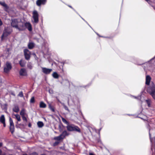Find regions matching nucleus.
Segmentation results:
<instances>
[{
    "instance_id": "obj_2",
    "label": "nucleus",
    "mask_w": 155,
    "mask_h": 155,
    "mask_svg": "<svg viewBox=\"0 0 155 155\" xmlns=\"http://www.w3.org/2000/svg\"><path fill=\"white\" fill-rule=\"evenodd\" d=\"M68 130L69 131H75L79 132H80V129L77 126L73 125H68L67 127Z\"/></svg>"
},
{
    "instance_id": "obj_21",
    "label": "nucleus",
    "mask_w": 155,
    "mask_h": 155,
    "mask_svg": "<svg viewBox=\"0 0 155 155\" xmlns=\"http://www.w3.org/2000/svg\"><path fill=\"white\" fill-rule=\"evenodd\" d=\"M52 76L55 78H58L59 75L56 72H54L52 74Z\"/></svg>"
},
{
    "instance_id": "obj_16",
    "label": "nucleus",
    "mask_w": 155,
    "mask_h": 155,
    "mask_svg": "<svg viewBox=\"0 0 155 155\" xmlns=\"http://www.w3.org/2000/svg\"><path fill=\"white\" fill-rule=\"evenodd\" d=\"M26 110L24 108H23L20 111V115H21V116H24L25 115V114Z\"/></svg>"
},
{
    "instance_id": "obj_32",
    "label": "nucleus",
    "mask_w": 155,
    "mask_h": 155,
    "mask_svg": "<svg viewBox=\"0 0 155 155\" xmlns=\"http://www.w3.org/2000/svg\"><path fill=\"white\" fill-rule=\"evenodd\" d=\"M5 35V33L4 32L3 33V35L2 36V38L4 37V36Z\"/></svg>"
},
{
    "instance_id": "obj_5",
    "label": "nucleus",
    "mask_w": 155,
    "mask_h": 155,
    "mask_svg": "<svg viewBox=\"0 0 155 155\" xmlns=\"http://www.w3.org/2000/svg\"><path fill=\"white\" fill-rule=\"evenodd\" d=\"M24 51L25 58L27 60H28L30 57V52L27 49H25Z\"/></svg>"
},
{
    "instance_id": "obj_3",
    "label": "nucleus",
    "mask_w": 155,
    "mask_h": 155,
    "mask_svg": "<svg viewBox=\"0 0 155 155\" xmlns=\"http://www.w3.org/2000/svg\"><path fill=\"white\" fill-rule=\"evenodd\" d=\"M147 92L155 100V87L152 86L149 87L147 90Z\"/></svg>"
},
{
    "instance_id": "obj_45",
    "label": "nucleus",
    "mask_w": 155,
    "mask_h": 155,
    "mask_svg": "<svg viewBox=\"0 0 155 155\" xmlns=\"http://www.w3.org/2000/svg\"><path fill=\"white\" fill-rule=\"evenodd\" d=\"M82 19H83V20H84V19L83 18H82Z\"/></svg>"
},
{
    "instance_id": "obj_43",
    "label": "nucleus",
    "mask_w": 155,
    "mask_h": 155,
    "mask_svg": "<svg viewBox=\"0 0 155 155\" xmlns=\"http://www.w3.org/2000/svg\"><path fill=\"white\" fill-rule=\"evenodd\" d=\"M82 19H83V20H84V19L83 18H82Z\"/></svg>"
},
{
    "instance_id": "obj_26",
    "label": "nucleus",
    "mask_w": 155,
    "mask_h": 155,
    "mask_svg": "<svg viewBox=\"0 0 155 155\" xmlns=\"http://www.w3.org/2000/svg\"><path fill=\"white\" fill-rule=\"evenodd\" d=\"M18 96L21 97H23V92L22 91L20 92L18 94Z\"/></svg>"
},
{
    "instance_id": "obj_17",
    "label": "nucleus",
    "mask_w": 155,
    "mask_h": 155,
    "mask_svg": "<svg viewBox=\"0 0 155 155\" xmlns=\"http://www.w3.org/2000/svg\"><path fill=\"white\" fill-rule=\"evenodd\" d=\"M5 119L4 115H2L0 117V122L2 123L5 122Z\"/></svg>"
},
{
    "instance_id": "obj_38",
    "label": "nucleus",
    "mask_w": 155,
    "mask_h": 155,
    "mask_svg": "<svg viewBox=\"0 0 155 155\" xmlns=\"http://www.w3.org/2000/svg\"><path fill=\"white\" fill-rule=\"evenodd\" d=\"M1 153H2V151L1 150H0V155H1Z\"/></svg>"
},
{
    "instance_id": "obj_46",
    "label": "nucleus",
    "mask_w": 155,
    "mask_h": 155,
    "mask_svg": "<svg viewBox=\"0 0 155 155\" xmlns=\"http://www.w3.org/2000/svg\"><path fill=\"white\" fill-rule=\"evenodd\" d=\"M82 19H83V20H84V19L83 18H82Z\"/></svg>"
},
{
    "instance_id": "obj_11",
    "label": "nucleus",
    "mask_w": 155,
    "mask_h": 155,
    "mask_svg": "<svg viewBox=\"0 0 155 155\" xmlns=\"http://www.w3.org/2000/svg\"><path fill=\"white\" fill-rule=\"evenodd\" d=\"M146 84L149 85L150 84V81L151 80V78L149 76L147 75L146 77Z\"/></svg>"
},
{
    "instance_id": "obj_9",
    "label": "nucleus",
    "mask_w": 155,
    "mask_h": 155,
    "mask_svg": "<svg viewBox=\"0 0 155 155\" xmlns=\"http://www.w3.org/2000/svg\"><path fill=\"white\" fill-rule=\"evenodd\" d=\"M25 27L27 28L29 31H31L32 30L31 25L29 23H25Z\"/></svg>"
},
{
    "instance_id": "obj_35",
    "label": "nucleus",
    "mask_w": 155,
    "mask_h": 155,
    "mask_svg": "<svg viewBox=\"0 0 155 155\" xmlns=\"http://www.w3.org/2000/svg\"><path fill=\"white\" fill-rule=\"evenodd\" d=\"M3 124V126L4 127H5V122H4V123H2Z\"/></svg>"
},
{
    "instance_id": "obj_12",
    "label": "nucleus",
    "mask_w": 155,
    "mask_h": 155,
    "mask_svg": "<svg viewBox=\"0 0 155 155\" xmlns=\"http://www.w3.org/2000/svg\"><path fill=\"white\" fill-rule=\"evenodd\" d=\"M12 110L13 111L16 113L18 112L19 110V107L17 105H15L13 108Z\"/></svg>"
},
{
    "instance_id": "obj_40",
    "label": "nucleus",
    "mask_w": 155,
    "mask_h": 155,
    "mask_svg": "<svg viewBox=\"0 0 155 155\" xmlns=\"http://www.w3.org/2000/svg\"><path fill=\"white\" fill-rule=\"evenodd\" d=\"M69 7H70L71 8H72L71 6H69Z\"/></svg>"
},
{
    "instance_id": "obj_1",
    "label": "nucleus",
    "mask_w": 155,
    "mask_h": 155,
    "mask_svg": "<svg viewBox=\"0 0 155 155\" xmlns=\"http://www.w3.org/2000/svg\"><path fill=\"white\" fill-rule=\"evenodd\" d=\"M39 14L36 10L32 12V18L33 20L32 22L34 23H37L38 22Z\"/></svg>"
},
{
    "instance_id": "obj_44",
    "label": "nucleus",
    "mask_w": 155,
    "mask_h": 155,
    "mask_svg": "<svg viewBox=\"0 0 155 155\" xmlns=\"http://www.w3.org/2000/svg\"><path fill=\"white\" fill-rule=\"evenodd\" d=\"M82 19H83V20H84V19L83 18H82Z\"/></svg>"
},
{
    "instance_id": "obj_30",
    "label": "nucleus",
    "mask_w": 155,
    "mask_h": 155,
    "mask_svg": "<svg viewBox=\"0 0 155 155\" xmlns=\"http://www.w3.org/2000/svg\"><path fill=\"white\" fill-rule=\"evenodd\" d=\"M49 107L50 109L52 111H54V110L53 108L51 105H49Z\"/></svg>"
},
{
    "instance_id": "obj_14",
    "label": "nucleus",
    "mask_w": 155,
    "mask_h": 155,
    "mask_svg": "<svg viewBox=\"0 0 155 155\" xmlns=\"http://www.w3.org/2000/svg\"><path fill=\"white\" fill-rule=\"evenodd\" d=\"M34 46V43L32 42H30L28 45V48L29 49H32Z\"/></svg>"
},
{
    "instance_id": "obj_25",
    "label": "nucleus",
    "mask_w": 155,
    "mask_h": 155,
    "mask_svg": "<svg viewBox=\"0 0 155 155\" xmlns=\"http://www.w3.org/2000/svg\"><path fill=\"white\" fill-rule=\"evenodd\" d=\"M9 121L10 126L14 125L12 120L11 117L9 118Z\"/></svg>"
},
{
    "instance_id": "obj_27",
    "label": "nucleus",
    "mask_w": 155,
    "mask_h": 155,
    "mask_svg": "<svg viewBox=\"0 0 155 155\" xmlns=\"http://www.w3.org/2000/svg\"><path fill=\"white\" fill-rule=\"evenodd\" d=\"M30 102L31 103H33L35 101V99L34 97H32L31 98L30 101Z\"/></svg>"
},
{
    "instance_id": "obj_13",
    "label": "nucleus",
    "mask_w": 155,
    "mask_h": 155,
    "mask_svg": "<svg viewBox=\"0 0 155 155\" xmlns=\"http://www.w3.org/2000/svg\"><path fill=\"white\" fill-rule=\"evenodd\" d=\"M0 4L4 7L6 11L8 9V7L4 2H0Z\"/></svg>"
},
{
    "instance_id": "obj_10",
    "label": "nucleus",
    "mask_w": 155,
    "mask_h": 155,
    "mask_svg": "<svg viewBox=\"0 0 155 155\" xmlns=\"http://www.w3.org/2000/svg\"><path fill=\"white\" fill-rule=\"evenodd\" d=\"M20 74L21 75L25 76L26 75V70L24 69H21L20 71Z\"/></svg>"
},
{
    "instance_id": "obj_7",
    "label": "nucleus",
    "mask_w": 155,
    "mask_h": 155,
    "mask_svg": "<svg viewBox=\"0 0 155 155\" xmlns=\"http://www.w3.org/2000/svg\"><path fill=\"white\" fill-rule=\"evenodd\" d=\"M46 2V0H37L36 2V5L40 6L41 5H45Z\"/></svg>"
},
{
    "instance_id": "obj_19",
    "label": "nucleus",
    "mask_w": 155,
    "mask_h": 155,
    "mask_svg": "<svg viewBox=\"0 0 155 155\" xmlns=\"http://www.w3.org/2000/svg\"><path fill=\"white\" fill-rule=\"evenodd\" d=\"M12 115L15 116L17 120L18 121H21V119L20 118V116L18 114H13Z\"/></svg>"
},
{
    "instance_id": "obj_4",
    "label": "nucleus",
    "mask_w": 155,
    "mask_h": 155,
    "mask_svg": "<svg viewBox=\"0 0 155 155\" xmlns=\"http://www.w3.org/2000/svg\"><path fill=\"white\" fill-rule=\"evenodd\" d=\"M21 22H18L16 19H14L12 20L11 23V25L13 27H15L16 28L18 29L19 30V27L21 25L19 24H21Z\"/></svg>"
},
{
    "instance_id": "obj_8",
    "label": "nucleus",
    "mask_w": 155,
    "mask_h": 155,
    "mask_svg": "<svg viewBox=\"0 0 155 155\" xmlns=\"http://www.w3.org/2000/svg\"><path fill=\"white\" fill-rule=\"evenodd\" d=\"M42 70L43 72L46 74H49L52 71L51 69H48L45 68H42Z\"/></svg>"
},
{
    "instance_id": "obj_33",
    "label": "nucleus",
    "mask_w": 155,
    "mask_h": 155,
    "mask_svg": "<svg viewBox=\"0 0 155 155\" xmlns=\"http://www.w3.org/2000/svg\"><path fill=\"white\" fill-rule=\"evenodd\" d=\"M149 136H150V140L151 142H152V140H151V134H150V133H149Z\"/></svg>"
},
{
    "instance_id": "obj_24",
    "label": "nucleus",
    "mask_w": 155,
    "mask_h": 155,
    "mask_svg": "<svg viewBox=\"0 0 155 155\" xmlns=\"http://www.w3.org/2000/svg\"><path fill=\"white\" fill-rule=\"evenodd\" d=\"M63 139L61 135L59 136L56 137L54 138V139L58 140H61Z\"/></svg>"
},
{
    "instance_id": "obj_18",
    "label": "nucleus",
    "mask_w": 155,
    "mask_h": 155,
    "mask_svg": "<svg viewBox=\"0 0 155 155\" xmlns=\"http://www.w3.org/2000/svg\"><path fill=\"white\" fill-rule=\"evenodd\" d=\"M26 63V62L24 60H21L19 62V64L21 67H24L25 66Z\"/></svg>"
},
{
    "instance_id": "obj_37",
    "label": "nucleus",
    "mask_w": 155,
    "mask_h": 155,
    "mask_svg": "<svg viewBox=\"0 0 155 155\" xmlns=\"http://www.w3.org/2000/svg\"><path fill=\"white\" fill-rule=\"evenodd\" d=\"M89 155H94V154H93V153H90V154H89Z\"/></svg>"
},
{
    "instance_id": "obj_31",
    "label": "nucleus",
    "mask_w": 155,
    "mask_h": 155,
    "mask_svg": "<svg viewBox=\"0 0 155 155\" xmlns=\"http://www.w3.org/2000/svg\"><path fill=\"white\" fill-rule=\"evenodd\" d=\"M64 109H65V110H68V111H69V110H68V107L67 106H64Z\"/></svg>"
},
{
    "instance_id": "obj_23",
    "label": "nucleus",
    "mask_w": 155,
    "mask_h": 155,
    "mask_svg": "<svg viewBox=\"0 0 155 155\" xmlns=\"http://www.w3.org/2000/svg\"><path fill=\"white\" fill-rule=\"evenodd\" d=\"M10 131H11L12 133H13L14 131V126L12 125L10 126Z\"/></svg>"
},
{
    "instance_id": "obj_34",
    "label": "nucleus",
    "mask_w": 155,
    "mask_h": 155,
    "mask_svg": "<svg viewBox=\"0 0 155 155\" xmlns=\"http://www.w3.org/2000/svg\"><path fill=\"white\" fill-rule=\"evenodd\" d=\"M2 21H1V19H0V25H2Z\"/></svg>"
},
{
    "instance_id": "obj_6",
    "label": "nucleus",
    "mask_w": 155,
    "mask_h": 155,
    "mask_svg": "<svg viewBox=\"0 0 155 155\" xmlns=\"http://www.w3.org/2000/svg\"><path fill=\"white\" fill-rule=\"evenodd\" d=\"M12 68V66L10 63L7 62L6 64V66L4 68V71L6 73H7Z\"/></svg>"
},
{
    "instance_id": "obj_36",
    "label": "nucleus",
    "mask_w": 155,
    "mask_h": 155,
    "mask_svg": "<svg viewBox=\"0 0 155 155\" xmlns=\"http://www.w3.org/2000/svg\"><path fill=\"white\" fill-rule=\"evenodd\" d=\"M2 143H0V147L2 146Z\"/></svg>"
},
{
    "instance_id": "obj_20",
    "label": "nucleus",
    "mask_w": 155,
    "mask_h": 155,
    "mask_svg": "<svg viewBox=\"0 0 155 155\" xmlns=\"http://www.w3.org/2000/svg\"><path fill=\"white\" fill-rule=\"evenodd\" d=\"M61 135L62 138H64L66 136L68 135V134H67V132L66 131H64Z\"/></svg>"
},
{
    "instance_id": "obj_29",
    "label": "nucleus",
    "mask_w": 155,
    "mask_h": 155,
    "mask_svg": "<svg viewBox=\"0 0 155 155\" xmlns=\"http://www.w3.org/2000/svg\"><path fill=\"white\" fill-rule=\"evenodd\" d=\"M21 117L23 120L25 121L26 122L27 121V119L25 117V116H22Z\"/></svg>"
},
{
    "instance_id": "obj_22",
    "label": "nucleus",
    "mask_w": 155,
    "mask_h": 155,
    "mask_svg": "<svg viewBox=\"0 0 155 155\" xmlns=\"http://www.w3.org/2000/svg\"><path fill=\"white\" fill-rule=\"evenodd\" d=\"M37 125L39 127H41L44 126V124L42 122L38 121L37 123Z\"/></svg>"
},
{
    "instance_id": "obj_15",
    "label": "nucleus",
    "mask_w": 155,
    "mask_h": 155,
    "mask_svg": "<svg viewBox=\"0 0 155 155\" xmlns=\"http://www.w3.org/2000/svg\"><path fill=\"white\" fill-rule=\"evenodd\" d=\"M39 107L41 108H45L46 107V105L43 102L41 101L40 103Z\"/></svg>"
},
{
    "instance_id": "obj_39",
    "label": "nucleus",
    "mask_w": 155,
    "mask_h": 155,
    "mask_svg": "<svg viewBox=\"0 0 155 155\" xmlns=\"http://www.w3.org/2000/svg\"><path fill=\"white\" fill-rule=\"evenodd\" d=\"M28 126H29V127H30V126H31V125H30V124H29V125H28Z\"/></svg>"
},
{
    "instance_id": "obj_42",
    "label": "nucleus",
    "mask_w": 155,
    "mask_h": 155,
    "mask_svg": "<svg viewBox=\"0 0 155 155\" xmlns=\"http://www.w3.org/2000/svg\"><path fill=\"white\" fill-rule=\"evenodd\" d=\"M146 1H148V0H145Z\"/></svg>"
},
{
    "instance_id": "obj_41",
    "label": "nucleus",
    "mask_w": 155,
    "mask_h": 155,
    "mask_svg": "<svg viewBox=\"0 0 155 155\" xmlns=\"http://www.w3.org/2000/svg\"><path fill=\"white\" fill-rule=\"evenodd\" d=\"M150 104H148V105L149 106H150Z\"/></svg>"
},
{
    "instance_id": "obj_28",
    "label": "nucleus",
    "mask_w": 155,
    "mask_h": 155,
    "mask_svg": "<svg viewBox=\"0 0 155 155\" xmlns=\"http://www.w3.org/2000/svg\"><path fill=\"white\" fill-rule=\"evenodd\" d=\"M62 121L63 122H64L66 124H68V123L67 122V121L64 118H62Z\"/></svg>"
}]
</instances>
